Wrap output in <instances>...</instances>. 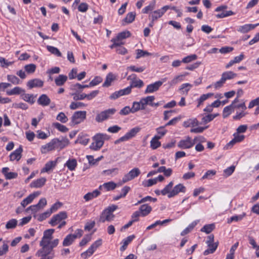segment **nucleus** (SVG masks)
I'll list each match as a JSON object with an SVG mask.
<instances>
[{"label":"nucleus","instance_id":"obj_30","mask_svg":"<svg viewBox=\"0 0 259 259\" xmlns=\"http://www.w3.org/2000/svg\"><path fill=\"white\" fill-rule=\"evenodd\" d=\"M65 166L71 171L74 170L77 166V161L75 159H69L65 163Z\"/></svg>","mask_w":259,"mask_h":259},{"label":"nucleus","instance_id":"obj_20","mask_svg":"<svg viewBox=\"0 0 259 259\" xmlns=\"http://www.w3.org/2000/svg\"><path fill=\"white\" fill-rule=\"evenodd\" d=\"M139 210L141 214V215L143 217H145L150 213V212L152 210V207L147 204H143L140 206Z\"/></svg>","mask_w":259,"mask_h":259},{"label":"nucleus","instance_id":"obj_15","mask_svg":"<svg viewBox=\"0 0 259 259\" xmlns=\"http://www.w3.org/2000/svg\"><path fill=\"white\" fill-rule=\"evenodd\" d=\"M22 151V147L21 146H20V147L18 149L15 150L10 155V160L11 161H14L15 160L19 161L21 158V153Z\"/></svg>","mask_w":259,"mask_h":259},{"label":"nucleus","instance_id":"obj_31","mask_svg":"<svg viewBox=\"0 0 259 259\" xmlns=\"http://www.w3.org/2000/svg\"><path fill=\"white\" fill-rule=\"evenodd\" d=\"M237 76V74L234 73L232 71H226L224 72L222 74V78L226 82L228 79H233Z\"/></svg>","mask_w":259,"mask_h":259},{"label":"nucleus","instance_id":"obj_45","mask_svg":"<svg viewBox=\"0 0 259 259\" xmlns=\"http://www.w3.org/2000/svg\"><path fill=\"white\" fill-rule=\"evenodd\" d=\"M163 15L162 12H161L160 9L154 11L150 15L152 20L153 21L157 20L158 18L161 17Z\"/></svg>","mask_w":259,"mask_h":259},{"label":"nucleus","instance_id":"obj_27","mask_svg":"<svg viewBox=\"0 0 259 259\" xmlns=\"http://www.w3.org/2000/svg\"><path fill=\"white\" fill-rule=\"evenodd\" d=\"M135 236L134 235L128 236L126 238L123 240V245L121 246L120 250L121 251L125 250L127 247V246L130 244L132 241L135 238Z\"/></svg>","mask_w":259,"mask_h":259},{"label":"nucleus","instance_id":"obj_59","mask_svg":"<svg viewBox=\"0 0 259 259\" xmlns=\"http://www.w3.org/2000/svg\"><path fill=\"white\" fill-rule=\"evenodd\" d=\"M185 75H179L176 76L172 80H171L169 84L171 85H175L178 82L183 80L184 77Z\"/></svg>","mask_w":259,"mask_h":259},{"label":"nucleus","instance_id":"obj_54","mask_svg":"<svg viewBox=\"0 0 259 259\" xmlns=\"http://www.w3.org/2000/svg\"><path fill=\"white\" fill-rule=\"evenodd\" d=\"M246 215V213L243 212L242 214L238 215H234L232 216L228 221V223H231L233 221H239L241 220Z\"/></svg>","mask_w":259,"mask_h":259},{"label":"nucleus","instance_id":"obj_5","mask_svg":"<svg viewBox=\"0 0 259 259\" xmlns=\"http://www.w3.org/2000/svg\"><path fill=\"white\" fill-rule=\"evenodd\" d=\"M116 112L114 108L108 109L98 113L95 118L97 122H102L108 119L111 115H113Z\"/></svg>","mask_w":259,"mask_h":259},{"label":"nucleus","instance_id":"obj_14","mask_svg":"<svg viewBox=\"0 0 259 259\" xmlns=\"http://www.w3.org/2000/svg\"><path fill=\"white\" fill-rule=\"evenodd\" d=\"M44 85V81L38 78H34L29 80L27 83V86L29 89L33 88H41Z\"/></svg>","mask_w":259,"mask_h":259},{"label":"nucleus","instance_id":"obj_24","mask_svg":"<svg viewBox=\"0 0 259 259\" xmlns=\"http://www.w3.org/2000/svg\"><path fill=\"white\" fill-rule=\"evenodd\" d=\"M25 92V91L21 88L19 87H16L11 90L7 91V94L9 96L15 95H21Z\"/></svg>","mask_w":259,"mask_h":259},{"label":"nucleus","instance_id":"obj_47","mask_svg":"<svg viewBox=\"0 0 259 259\" xmlns=\"http://www.w3.org/2000/svg\"><path fill=\"white\" fill-rule=\"evenodd\" d=\"M216 174V171L214 170H209L202 176L201 180L211 179L213 176Z\"/></svg>","mask_w":259,"mask_h":259},{"label":"nucleus","instance_id":"obj_60","mask_svg":"<svg viewBox=\"0 0 259 259\" xmlns=\"http://www.w3.org/2000/svg\"><path fill=\"white\" fill-rule=\"evenodd\" d=\"M13 64V62H9L5 58L0 57V66L2 67H8Z\"/></svg>","mask_w":259,"mask_h":259},{"label":"nucleus","instance_id":"obj_49","mask_svg":"<svg viewBox=\"0 0 259 259\" xmlns=\"http://www.w3.org/2000/svg\"><path fill=\"white\" fill-rule=\"evenodd\" d=\"M7 79L14 84H18L20 83V79L17 76L13 75H8Z\"/></svg>","mask_w":259,"mask_h":259},{"label":"nucleus","instance_id":"obj_42","mask_svg":"<svg viewBox=\"0 0 259 259\" xmlns=\"http://www.w3.org/2000/svg\"><path fill=\"white\" fill-rule=\"evenodd\" d=\"M47 49L50 53L57 56V57H61L62 54L60 51L56 47L48 46Z\"/></svg>","mask_w":259,"mask_h":259},{"label":"nucleus","instance_id":"obj_63","mask_svg":"<svg viewBox=\"0 0 259 259\" xmlns=\"http://www.w3.org/2000/svg\"><path fill=\"white\" fill-rule=\"evenodd\" d=\"M247 114L245 112V110H241V112H237L236 115L233 116V118L234 120H240L241 118L245 116Z\"/></svg>","mask_w":259,"mask_h":259},{"label":"nucleus","instance_id":"obj_28","mask_svg":"<svg viewBox=\"0 0 259 259\" xmlns=\"http://www.w3.org/2000/svg\"><path fill=\"white\" fill-rule=\"evenodd\" d=\"M115 79V76L112 73H109L107 74L106 77V79L103 84V87H109L111 82Z\"/></svg>","mask_w":259,"mask_h":259},{"label":"nucleus","instance_id":"obj_39","mask_svg":"<svg viewBox=\"0 0 259 259\" xmlns=\"http://www.w3.org/2000/svg\"><path fill=\"white\" fill-rule=\"evenodd\" d=\"M55 166L56 162L53 161H50L45 164V167L41 170V172H48Z\"/></svg>","mask_w":259,"mask_h":259},{"label":"nucleus","instance_id":"obj_12","mask_svg":"<svg viewBox=\"0 0 259 259\" xmlns=\"http://www.w3.org/2000/svg\"><path fill=\"white\" fill-rule=\"evenodd\" d=\"M163 82L157 81L153 83L150 84L147 86L145 91V94L152 93L158 90L159 88L162 85Z\"/></svg>","mask_w":259,"mask_h":259},{"label":"nucleus","instance_id":"obj_6","mask_svg":"<svg viewBox=\"0 0 259 259\" xmlns=\"http://www.w3.org/2000/svg\"><path fill=\"white\" fill-rule=\"evenodd\" d=\"M87 112L85 111H78L75 112L71 117V125L78 124L82 122L85 118Z\"/></svg>","mask_w":259,"mask_h":259},{"label":"nucleus","instance_id":"obj_61","mask_svg":"<svg viewBox=\"0 0 259 259\" xmlns=\"http://www.w3.org/2000/svg\"><path fill=\"white\" fill-rule=\"evenodd\" d=\"M92 238V235H85L82 239L81 240V241L79 243V245L80 246H83L86 245L89 241H91Z\"/></svg>","mask_w":259,"mask_h":259},{"label":"nucleus","instance_id":"obj_43","mask_svg":"<svg viewBox=\"0 0 259 259\" xmlns=\"http://www.w3.org/2000/svg\"><path fill=\"white\" fill-rule=\"evenodd\" d=\"M36 66L34 64H29L24 66L25 71L28 74L34 73L36 70Z\"/></svg>","mask_w":259,"mask_h":259},{"label":"nucleus","instance_id":"obj_62","mask_svg":"<svg viewBox=\"0 0 259 259\" xmlns=\"http://www.w3.org/2000/svg\"><path fill=\"white\" fill-rule=\"evenodd\" d=\"M85 106V104L82 102H72L70 105V108L72 110H75L81 107Z\"/></svg>","mask_w":259,"mask_h":259},{"label":"nucleus","instance_id":"obj_10","mask_svg":"<svg viewBox=\"0 0 259 259\" xmlns=\"http://www.w3.org/2000/svg\"><path fill=\"white\" fill-rule=\"evenodd\" d=\"M186 191V187L182 184H179L176 185L171 190L170 194L168 196V198L173 197L177 195L180 192L185 193Z\"/></svg>","mask_w":259,"mask_h":259},{"label":"nucleus","instance_id":"obj_4","mask_svg":"<svg viewBox=\"0 0 259 259\" xmlns=\"http://www.w3.org/2000/svg\"><path fill=\"white\" fill-rule=\"evenodd\" d=\"M141 128L139 126L135 127L130 130L125 135L116 140L114 143L117 144L121 142L126 141L134 138L140 131Z\"/></svg>","mask_w":259,"mask_h":259},{"label":"nucleus","instance_id":"obj_56","mask_svg":"<svg viewBox=\"0 0 259 259\" xmlns=\"http://www.w3.org/2000/svg\"><path fill=\"white\" fill-rule=\"evenodd\" d=\"M131 36V33L128 31H122L118 34L117 36L116 37L117 39L121 40L127 37H128Z\"/></svg>","mask_w":259,"mask_h":259},{"label":"nucleus","instance_id":"obj_34","mask_svg":"<svg viewBox=\"0 0 259 259\" xmlns=\"http://www.w3.org/2000/svg\"><path fill=\"white\" fill-rule=\"evenodd\" d=\"M143 85L144 82L142 80L136 79L134 78V79L132 80L130 87L131 89L133 88H141Z\"/></svg>","mask_w":259,"mask_h":259},{"label":"nucleus","instance_id":"obj_36","mask_svg":"<svg viewBox=\"0 0 259 259\" xmlns=\"http://www.w3.org/2000/svg\"><path fill=\"white\" fill-rule=\"evenodd\" d=\"M136 17V13L134 12H130L127 14L126 17L123 20V22L126 23H131L133 22Z\"/></svg>","mask_w":259,"mask_h":259},{"label":"nucleus","instance_id":"obj_2","mask_svg":"<svg viewBox=\"0 0 259 259\" xmlns=\"http://www.w3.org/2000/svg\"><path fill=\"white\" fill-rule=\"evenodd\" d=\"M108 139V136L106 134L98 133L93 137V142L90 148L94 151L99 150L103 146L104 141Z\"/></svg>","mask_w":259,"mask_h":259},{"label":"nucleus","instance_id":"obj_35","mask_svg":"<svg viewBox=\"0 0 259 259\" xmlns=\"http://www.w3.org/2000/svg\"><path fill=\"white\" fill-rule=\"evenodd\" d=\"M198 222L199 221H195L193 222L181 233V235L184 236L189 233L196 226Z\"/></svg>","mask_w":259,"mask_h":259},{"label":"nucleus","instance_id":"obj_16","mask_svg":"<svg viewBox=\"0 0 259 259\" xmlns=\"http://www.w3.org/2000/svg\"><path fill=\"white\" fill-rule=\"evenodd\" d=\"M258 25H259V23L256 24H245L239 26L237 29V31L242 33H247L250 30L254 29Z\"/></svg>","mask_w":259,"mask_h":259},{"label":"nucleus","instance_id":"obj_9","mask_svg":"<svg viewBox=\"0 0 259 259\" xmlns=\"http://www.w3.org/2000/svg\"><path fill=\"white\" fill-rule=\"evenodd\" d=\"M194 145V141L189 136L186 137L185 139L180 140L178 144V147L181 149H190Z\"/></svg>","mask_w":259,"mask_h":259},{"label":"nucleus","instance_id":"obj_21","mask_svg":"<svg viewBox=\"0 0 259 259\" xmlns=\"http://www.w3.org/2000/svg\"><path fill=\"white\" fill-rule=\"evenodd\" d=\"M100 194V192L98 190H95L92 192H89L83 196V198L86 201H88L92 199L98 197Z\"/></svg>","mask_w":259,"mask_h":259},{"label":"nucleus","instance_id":"obj_38","mask_svg":"<svg viewBox=\"0 0 259 259\" xmlns=\"http://www.w3.org/2000/svg\"><path fill=\"white\" fill-rule=\"evenodd\" d=\"M219 243L218 242H215L212 244H211L210 247H208L209 248L205 250L203 254L204 255H207L210 253H213L215 250L217 249Z\"/></svg>","mask_w":259,"mask_h":259},{"label":"nucleus","instance_id":"obj_57","mask_svg":"<svg viewBox=\"0 0 259 259\" xmlns=\"http://www.w3.org/2000/svg\"><path fill=\"white\" fill-rule=\"evenodd\" d=\"M53 124H54V126L57 129H58L59 131H60L61 132L65 133L68 131V128L66 126H65L63 124H61L60 123L56 122V123H54Z\"/></svg>","mask_w":259,"mask_h":259},{"label":"nucleus","instance_id":"obj_40","mask_svg":"<svg viewBox=\"0 0 259 259\" xmlns=\"http://www.w3.org/2000/svg\"><path fill=\"white\" fill-rule=\"evenodd\" d=\"M233 106L234 105H230L224 108L223 112V116L224 118L227 117L231 114L232 112L234 111Z\"/></svg>","mask_w":259,"mask_h":259},{"label":"nucleus","instance_id":"obj_13","mask_svg":"<svg viewBox=\"0 0 259 259\" xmlns=\"http://www.w3.org/2000/svg\"><path fill=\"white\" fill-rule=\"evenodd\" d=\"M40 194V192L39 191L34 192V193L30 194L26 198L24 199L21 202V205L23 207H25L27 205L31 203L34 198L37 197Z\"/></svg>","mask_w":259,"mask_h":259},{"label":"nucleus","instance_id":"obj_55","mask_svg":"<svg viewBox=\"0 0 259 259\" xmlns=\"http://www.w3.org/2000/svg\"><path fill=\"white\" fill-rule=\"evenodd\" d=\"M234 13L232 11H227L223 12L222 13L218 14L216 15L217 18H223L228 16L233 15Z\"/></svg>","mask_w":259,"mask_h":259},{"label":"nucleus","instance_id":"obj_33","mask_svg":"<svg viewBox=\"0 0 259 259\" xmlns=\"http://www.w3.org/2000/svg\"><path fill=\"white\" fill-rule=\"evenodd\" d=\"M174 185L172 181L170 182L161 191V193L162 195H167V196L170 194L172 190V188Z\"/></svg>","mask_w":259,"mask_h":259},{"label":"nucleus","instance_id":"obj_64","mask_svg":"<svg viewBox=\"0 0 259 259\" xmlns=\"http://www.w3.org/2000/svg\"><path fill=\"white\" fill-rule=\"evenodd\" d=\"M157 182V179H149L147 182H143V185L144 187H151L153 185H155Z\"/></svg>","mask_w":259,"mask_h":259},{"label":"nucleus","instance_id":"obj_1","mask_svg":"<svg viewBox=\"0 0 259 259\" xmlns=\"http://www.w3.org/2000/svg\"><path fill=\"white\" fill-rule=\"evenodd\" d=\"M52 239L42 237L39 242L41 248L37 250L35 255L39 257L40 259H53L55 257V252L53 250L59 244V240L55 239L51 241Z\"/></svg>","mask_w":259,"mask_h":259},{"label":"nucleus","instance_id":"obj_37","mask_svg":"<svg viewBox=\"0 0 259 259\" xmlns=\"http://www.w3.org/2000/svg\"><path fill=\"white\" fill-rule=\"evenodd\" d=\"M213 94L208 93L206 94H203L201 95L199 99H197L198 105L197 107H199L201 104H203V102L207 100L208 98L212 96Z\"/></svg>","mask_w":259,"mask_h":259},{"label":"nucleus","instance_id":"obj_29","mask_svg":"<svg viewBox=\"0 0 259 259\" xmlns=\"http://www.w3.org/2000/svg\"><path fill=\"white\" fill-rule=\"evenodd\" d=\"M160 137L155 136L150 141V146L153 149H156L161 146L160 142L158 141Z\"/></svg>","mask_w":259,"mask_h":259},{"label":"nucleus","instance_id":"obj_44","mask_svg":"<svg viewBox=\"0 0 259 259\" xmlns=\"http://www.w3.org/2000/svg\"><path fill=\"white\" fill-rule=\"evenodd\" d=\"M17 220L14 219H11L7 223L6 228L7 229H14L17 226Z\"/></svg>","mask_w":259,"mask_h":259},{"label":"nucleus","instance_id":"obj_32","mask_svg":"<svg viewBox=\"0 0 259 259\" xmlns=\"http://www.w3.org/2000/svg\"><path fill=\"white\" fill-rule=\"evenodd\" d=\"M199 122L196 118L189 119V120L185 121L183 123V126L188 127L190 126L194 127L198 125Z\"/></svg>","mask_w":259,"mask_h":259},{"label":"nucleus","instance_id":"obj_17","mask_svg":"<svg viewBox=\"0 0 259 259\" xmlns=\"http://www.w3.org/2000/svg\"><path fill=\"white\" fill-rule=\"evenodd\" d=\"M37 102L39 105L47 106L51 103V99L46 94H42L39 96Z\"/></svg>","mask_w":259,"mask_h":259},{"label":"nucleus","instance_id":"obj_41","mask_svg":"<svg viewBox=\"0 0 259 259\" xmlns=\"http://www.w3.org/2000/svg\"><path fill=\"white\" fill-rule=\"evenodd\" d=\"M102 245V240L99 239L96 241L94 243H93L91 246L89 248L90 250L89 252L91 253H94L95 251Z\"/></svg>","mask_w":259,"mask_h":259},{"label":"nucleus","instance_id":"obj_11","mask_svg":"<svg viewBox=\"0 0 259 259\" xmlns=\"http://www.w3.org/2000/svg\"><path fill=\"white\" fill-rule=\"evenodd\" d=\"M53 142L54 143L55 149H62L69 143V141L67 138H63L61 140L57 138H55L53 139Z\"/></svg>","mask_w":259,"mask_h":259},{"label":"nucleus","instance_id":"obj_19","mask_svg":"<svg viewBox=\"0 0 259 259\" xmlns=\"http://www.w3.org/2000/svg\"><path fill=\"white\" fill-rule=\"evenodd\" d=\"M54 150H55V149L53 139L47 144L42 146L41 148V151L42 153H46Z\"/></svg>","mask_w":259,"mask_h":259},{"label":"nucleus","instance_id":"obj_18","mask_svg":"<svg viewBox=\"0 0 259 259\" xmlns=\"http://www.w3.org/2000/svg\"><path fill=\"white\" fill-rule=\"evenodd\" d=\"M45 178H41L33 181L30 185L31 188H40L42 187L46 182Z\"/></svg>","mask_w":259,"mask_h":259},{"label":"nucleus","instance_id":"obj_48","mask_svg":"<svg viewBox=\"0 0 259 259\" xmlns=\"http://www.w3.org/2000/svg\"><path fill=\"white\" fill-rule=\"evenodd\" d=\"M151 54L148 52L146 51H143L142 50L138 49L137 50V56H136V59H139L141 57H145L147 56H151Z\"/></svg>","mask_w":259,"mask_h":259},{"label":"nucleus","instance_id":"obj_46","mask_svg":"<svg viewBox=\"0 0 259 259\" xmlns=\"http://www.w3.org/2000/svg\"><path fill=\"white\" fill-rule=\"evenodd\" d=\"M214 229L213 224H209L204 226L201 229V231L205 232L206 234L210 233Z\"/></svg>","mask_w":259,"mask_h":259},{"label":"nucleus","instance_id":"obj_8","mask_svg":"<svg viewBox=\"0 0 259 259\" xmlns=\"http://www.w3.org/2000/svg\"><path fill=\"white\" fill-rule=\"evenodd\" d=\"M67 217V213L66 212H65V211L60 212L59 213L53 215V217L52 218L51 220L49 222V224L52 226H55L57 224L60 223L63 220L66 219Z\"/></svg>","mask_w":259,"mask_h":259},{"label":"nucleus","instance_id":"obj_26","mask_svg":"<svg viewBox=\"0 0 259 259\" xmlns=\"http://www.w3.org/2000/svg\"><path fill=\"white\" fill-rule=\"evenodd\" d=\"M116 187V184L113 182H109L103 184V185H100L99 187L100 190H102L104 188L107 191H110L114 190Z\"/></svg>","mask_w":259,"mask_h":259},{"label":"nucleus","instance_id":"obj_52","mask_svg":"<svg viewBox=\"0 0 259 259\" xmlns=\"http://www.w3.org/2000/svg\"><path fill=\"white\" fill-rule=\"evenodd\" d=\"M56 119L62 123H66L68 121L67 117L65 115V113L62 112H60L58 114Z\"/></svg>","mask_w":259,"mask_h":259},{"label":"nucleus","instance_id":"obj_50","mask_svg":"<svg viewBox=\"0 0 259 259\" xmlns=\"http://www.w3.org/2000/svg\"><path fill=\"white\" fill-rule=\"evenodd\" d=\"M131 109L132 113H134L139 110H142L139 102H134Z\"/></svg>","mask_w":259,"mask_h":259},{"label":"nucleus","instance_id":"obj_58","mask_svg":"<svg viewBox=\"0 0 259 259\" xmlns=\"http://www.w3.org/2000/svg\"><path fill=\"white\" fill-rule=\"evenodd\" d=\"M53 212L50 208L49 209L47 210L46 211H45V212L42 213L40 215L39 218L38 219V221H42L45 220L46 218L49 217Z\"/></svg>","mask_w":259,"mask_h":259},{"label":"nucleus","instance_id":"obj_53","mask_svg":"<svg viewBox=\"0 0 259 259\" xmlns=\"http://www.w3.org/2000/svg\"><path fill=\"white\" fill-rule=\"evenodd\" d=\"M197 58V56L195 54H193L184 58L182 62L184 63H188L192 61L195 60Z\"/></svg>","mask_w":259,"mask_h":259},{"label":"nucleus","instance_id":"obj_3","mask_svg":"<svg viewBox=\"0 0 259 259\" xmlns=\"http://www.w3.org/2000/svg\"><path fill=\"white\" fill-rule=\"evenodd\" d=\"M118 208V206L112 204L105 209L102 212L99 218V221L104 223L106 221L111 222L115 218L113 212Z\"/></svg>","mask_w":259,"mask_h":259},{"label":"nucleus","instance_id":"obj_51","mask_svg":"<svg viewBox=\"0 0 259 259\" xmlns=\"http://www.w3.org/2000/svg\"><path fill=\"white\" fill-rule=\"evenodd\" d=\"M87 158L88 160H89V162L90 164L94 165V164H96L97 163V162H98L99 161L101 160L103 158V156H101L100 157H98V158L95 159L94 158L93 156L87 155Z\"/></svg>","mask_w":259,"mask_h":259},{"label":"nucleus","instance_id":"obj_22","mask_svg":"<svg viewBox=\"0 0 259 259\" xmlns=\"http://www.w3.org/2000/svg\"><path fill=\"white\" fill-rule=\"evenodd\" d=\"M75 240L74 237L72 236V234H68L64 239L62 245L63 246H69L74 242Z\"/></svg>","mask_w":259,"mask_h":259},{"label":"nucleus","instance_id":"obj_7","mask_svg":"<svg viewBox=\"0 0 259 259\" xmlns=\"http://www.w3.org/2000/svg\"><path fill=\"white\" fill-rule=\"evenodd\" d=\"M141 174V171L139 168L135 167L131 170L128 173L124 175L122 178V182L125 183L129 182L135 178L138 177Z\"/></svg>","mask_w":259,"mask_h":259},{"label":"nucleus","instance_id":"obj_23","mask_svg":"<svg viewBox=\"0 0 259 259\" xmlns=\"http://www.w3.org/2000/svg\"><path fill=\"white\" fill-rule=\"evenodd\" d=\"M21 98L25 101L33 104L35 102L34 98L36 96H33L32 94H26L23 93L21 95Z\"/></svg>","mask_w":259,"mask_h":259},{"label":"nucleus","instance_id":"obj_25","mask_svg":"<svg viewBox=\"0 0 259 259\" xmlns=\"http://www.w3.org/2000/svg\"><path fill=\"white\" fill-rule=\"evenodd\" d=\"M67 80V76L65 75L60 74L55 79V82L57 86L63 85Z\"/></svg>","mask_w":259,"mask_h":259}]
</instances>
